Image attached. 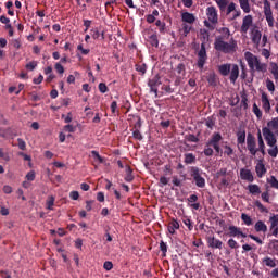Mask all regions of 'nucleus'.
<instances>
[{"mask_svg": "<svg viewBox=\"0 0 278 278\" xmlns=\"http://www.w3.org/2000/svg\"><path fill=\"white\" fill-rule=\"evenodd\" d=\"M223 140V135L220 132H214L211 138L207 140V142L204 146L203 153L205 157H212L215 153H223V149H220V141ZM212 147L214 149H212Z\"/></svg>", "mask_w": 278, "mask_h": 278, "instance_id": "nucleus-1", "label": "nucleus"}, {"mask_svg": "<svg viewBox=\"0 0 278 278\" xmlns=\"http://www.w3.org/2000/svg\"><path fill=\"white\" fill-rule=\"evenodd\" d=\"M245 61L248 62V66L251 71V73H266L268 71V65L266 63H262L260 59L251 53V52H245L244 53Z\"/></svg>", "mask_w": 278, "mask_h": 278, "instance_id": "nucleus-2", "label": "nucleus"}, {"mask_svg": "<svg viewBox=\"0 0 278 278\" xmlns=\"http://www.w3.org/2000/svg\"><path fill=\"white\" fill-rule=\"evenodd\" d=\"M236 47H238V43L233 39L227 42L223 37H217L214 42L215 51H219L220 53H233L236 52Z\"/></svg>", "mask_w": 278, "mask_h": 278, "instance_id": "nucleus-3", "label": "nucleus"}, {"mask_svg": "<svg viewBox=\"0 0 278 278\" xmlns=\"http://www.w3.org/2000/svg\"><path fill=\"white\" fill-rule=\"evenodd\" d=\"M190 175L197 186V188H205V178H203V170L197 166L190 168Z\"/></svg>", "mask_w": 278, "mask_h": 278, "instance_id": "nucleus-4", "label": "nucleus"}, {"mask_svg": "<svg viewBox=\"0 0 278 278\" xmlns=\"http://www.w3.org/2000/svg\"><path fill=\"white\" fill-rule=\"evenodd\" d=\"M263 5H264L263 7L264 16L266 18L268 27H275V17L273 16V9L270 8V1L264 0Z\"/></svg>", "mask_w": 278, "mask_h": 278, "instance_id": "nucleus-5", "label": "nucleus"}, {"mask_svg": "<svg viewBox=\"0 0 278 278\" xmlns=\"http://www.w3.org/2000/svg\"><path fill=\"white\" fill-rule=\"evenodd\" d=\"M207 62V50L205 49V42L201 43V48L198 51V68H203Z\"/></svg>", "mask_w": 278, "mask_h": 278, "instance_id": "nucleus-6", "label": "nucleus"}, {"mask_svg": "<svg viewBox=\"0 0 278 278\" xmlns=\"http://www.w3.org/2000/svg\"><path fill=\"white\" fill-rule=\"evenodd\" d=\"M262 131L268 147L277 146V138L270 128L263 127Z\"/></svg>", "mask_w": 278, "mask_h": 278, "instance_id": "nucleus-7", "label": "nucleus"}, {"mask_svg": "<svg viewBox=\"0 0 278 278\" xmlns=\"http://www.w3.org/2000/svg\"><path fill=\"white\" fill-rule=\"evenodd\" d=\"M247 149L250 155H257V141H255V137L252 134L247 136Z\"/></svg>", "mask_w": 278, "mask_h": 278, "instance_id": "nucleus-8", "label": "nucleus"}, {"mask_svg": "<svg viewBox=\"0 0 278 278\" xmlns=\"http://www.w3.org/2000/svg\"><path fill=\"white\" fill-rule=\"evenodd\" d=\"M148 86L150 88V92L154 93V97L157 98V88L162 86V80L160 75H155L154 77L148 80Z\"/></svg>", "mask_w": 278, "mask_h": 278, "instance_id": "nucleus-9", "label": "nucleus"}, {"mask_svg": "<svg viewBox=\"0 0 278 278\" xmlns=\"http://www.w3.org/2000/svg\"><path fill=\"white\" fill-rule=\"evenodd\" d=\"M231 13H232V16H231L230 21H236V18H239V16L242 15V11H240V9H236V2H230L226 9L227 16H229V14H231Z\"/></svg>", "mask_w": 278, "mask_h": 278, "instance_id": "nucleus-10", "label": "nucleus"}, {"mask_svg": "<svg viewBox=\"0 0 278 278\" xmlns=\"http://www.w3.org/2000/svg\"><path fill=\"white\" fill-rule=\"evenodd\" d=\"M251 27H253V15H245L242 20L240 33L248 34L249 29H251Z\"/></svg>", "mask_w": 278, "mask_h": 278, "instance_id": "nucleus-11", "label": "nucleus"}, {"mask_svg": "<svg viewBox=\"0 0 278 278\" xmlns=\"http://www.w3.org/2000/svg\"><path fill=\"white\" fill-rule=\"evenodd\" d=\"M206 16L210 23L216 25V23H218V11L216 10V7H207Z\"/></svg>", "mask_w": 278, "mask_h": 278, "instance_id": "nucleus-12", "label": "nucleus"}, {"mask_svg": "<svg viewBox=\"0 0 278 278\" xmlns=\"http://www.w3.org/2000/svg\"><path fill=\"white\" fill-rule=\"evenodd\" d=\"M206 243L208 249H218L222 251L223 249V241L220 239L215 238L214 236L206 237Z\"/></svg>", "mask_w": 278, "mask_h": 278, "instance_id": "nucleus-13", "label": "nucleus"}, {"mask_svg": "<svg viewBox=\"0 0 278 278\" xmlns=\"http://www.w3.org/2000/svg\"><path fill=\"white\" fill-rule=\"evenodd\" d=\"M228 231V236H230V238H247V233L242 232V228L240 227L229 226Z\"/></svg>", "mask_w": 278, "mask_h": 278, "instance_id": "nucleus-14", "label": "nucleus"}, {"mask_svg": "<svg viewBox=\"0 0 278 278\" xmlns=\"http://www.w3.org/2000/svg\"><path fill=\"white\" fill-rule=\"evenodd\" d=\"M261 103L265 114H270V110H271L270 100L268 99V94L266 92H262Z\"/></svg>", "mask_w": 278, "mask_h": 278, "instance_id": "nucleus-15", "label": "nucleus"}, {"mask_svg": "<svg viewBox=\"0 0 278 278\" xmlns=\"http://www.w3.org/2000/svg\"><path fill=\"white\" fill-rule=\"evenodd\" d=\"M229 75L230 84H236V81H238V77H240V67L238 64H232L230 66Z\"/></svg>", "mask_w": 278, "mask_h": 278, "instance_id": "nucleus-16", "label": "nucleus"}, {"mask_svg": "<svg viewBox=\"0 0 278 278\" xmlns=\"http://www.w3.org/2000/svg\"><path fill=\"white\" fill-rule=\"evenodd\" d=\"M240 178L243 181H249L250 184H253L255 181V177L253 176V173L251 169L241 168L240 169Z\"/></svg>", "mask_w": 278, "mask_h": 278, "instance_id": "nucleus-17", "label": "nucleus"}, {"mask_svg": "<svg viewBox=\"0 0 278 278\" xmlns=\"http://www.w3.org/2000/svg\"><path fill=\"white\" fill-rule=\"evenodd\" d=\"M251 40L253 45L260 46V42L262 41V31H260V28L254 27L251 30Z\"/></svg>", "mask_w": 278, "mask_h": 278, "instance_id": "nucleus-18", "label": "nucleus"}, {"mask_svg": "<svg viewBox=\"0 0 278 278\" xmlns=\"http://www.w3.org/2000/svg\"><path fill=\"white\" fill-rule=\"evenodd\" d=\"M181 21L185 24L188 23L189 25H193V23L197 21V17L190 12H184L181 13Z\"/></svg>", "mask_w": 278, "mask_h": 278, "instance_id": "nucleus-19", "label": "nucleus"}, {"mask_svg": "<svg viewBox=\"0 0 278 278\" xmlns=\"http://www.w3.org/2000/svg\"><path fill=\"white\" fill-rule=\"evenodd\" d=\"M206 81L208 86H212V88H216L218 86V78L216 77V73L211 72L206 75Z\"/></svg>", "mask_w": 278, "mask_h": 278, "instance_id": "nucleus-20", "label": "nucleus"}, {"mask_svg": "<svg viewBox=\"0 0 278 278\" xmlns=\"http://www.w3.org/2000/svg\"><path fill=\"white\" fill-rule=\"evenodd\" d=\"M231 63H226L218 65V73L222 74L223 77L229 76V73L231 71Z\"/></svg>", "mask_w": 278, "mask_h": 278, "instance_id": "nucleus-21", "label": "nucleus"}, {"mask_svg": "<svg viewBox=\"0 0 278 278\" xmlns=\"http://www.w3.org/2000/svg\"><path fill=\"white\" fill-rule=\"evenodd\" d=\"M254 229L256 233H266V231H268V226H266V223L263 220H258L255 223Z\"/></svg>", "mask_w": 278, "mask_h": 278, "instance_id": "nucleus-22", "label": "nucleus"}, {"mask_svg": "<svg viewBox=\"0 0 278 278\" xmlns=\"http://www.w3.org/2000/svg\"><path fill=\"white\" fill-rule=\"evenodd\" d=\"M255 173L257 177L262 178L264 175H266V166L262 161H258V163L255 166Z\"/></svg>", "mask_w": 278, "mask_h": 278, "instance_id": "nucleus-23", "label": "nucleus"}, {"mask_svg": "<svg viewBox=\"0 0 278 278\" xmlns=\"http://www.w3.org/2000/svg\"><path fill=\"white\" fill-rule=\"evenodd\" d=\"M267 129H269V131L278 134V116L271 118V121L267 123Z\"/></svg>", "mask_w": 278, "mask_h": 278, "instance_id": "nucleus-24", "label": "nucleus"}, {"mask_svg": "<svg viewBox=\"0 0 278 278\" xmlns=\"http://www.w3.org/2000/svg\"><path fill=\"white\" fill-rule=\"evenodd\" d=\"M237 142H238V147L247 142V130L240 129L239 131H237Z\"/></svg>", "mask_w": 278, "mask_h": 278, "instance_id": "nucleus-25", "label": "nucleus"}, {"mask_svg": "<svg viewBox=\"0 0 278 278\" xmlns=\"http://www.w3.org/2000/svg\"><path fill=\"white\" fill-rule=\"evenodd\" d=\"M176 229H179V222H177V219L175 218H172V220L169 222L168 224V232L172 235V236H175L176 233Z\"/></svg>", "mask_w": 278, "mask_h": 278, "instance_id": "nucleus-26", "label": "nucleus"}, {"mask_svg": "<svg viewBox=\"0 0 278 278\" xmlns=\"http://www.w3.org/2000/svg\"><path fill=\"white\" fill-rule=\"evenodd\" d=\"M269 73H271V75L274 76V79L276 81V84H278V64L275 62H271L269 64Z\"/></svg>", "mask_w": 278, "mask_h": 278, "instance_id": "nucleus-27", "label": "nucleus"}, {"mask_svg": "<svg viewBox=\"0 0 278 278\" xmlns=\"http://www.w3.org/2000/svg\"><path fill=\"white\" fill-rule=\"evenodd\" d=\"M239 5L241 10H243L244 14H249L251 12V4L249 0H239Z\"/></svg>", "mask_w": 278, "mask_h": 278, "instance_id": "nucleus-28", "label": "nucleus"}, {"mask_svg": "<svg viewBox=\"0 0 278 278\" xmlns=\"http://www.w3.org/2000/svg\"><path fill=\"white\" fill-rule=\"evenodd\" d=\"M185 164H197V155L192 153H186L185 154Z\"/></svg>", "mask_w": 278, "mask_h": 278, "instance_id": "nucleus-29", "label": "nucleus"}, {"mask_svg": "<svg viewBox=\"0 0 278 278\" xmlns=\"http://www.w3.org/2000/svg\"><path fill=\"white\" fill-rule=\"evenodd\" d=\"M241 108H243V110L249 109V96L244 91L241 92Z\"/></svg>", "mask_w": 278, "mask_h": 278, "instance_id": "nucleus-30", "label": "nucleus"}, {"mask_svg": "<svg viewBox=\"0 0 278 278\" xmlns=\"http://www.w3.org/2000/svg\"><path fill=\"white\" fill-rule=\"evenodd\" d=\"M248 190L250 194H262V190L260 189L258 185H249Z\"/></svg>", "mask_w": 278, "mask_h": 278, "instance_id": "nucleus-31", "label": "nucleus"}, {"mask_svg": "<svg viewBox=\"0 0 278 278\" xmlns=\"http://www.w3.org/2000/svg\"><path fill=\"white\" fill-rule=\"evenodd\" d=\"M263 264L268 266V268H275L277 266L275 260L270 258L269 256L263 258Z\"/></svg>", "mask_w": 278, "mask_h": 278, "instance_id": "nucleus-32", "label": "nucleus"}, {"mask_svg": "<svg viewBox=\"0 0 278 278\" xmlns=\"http://www.w3.org/2000/svg\"><path fill=\"white\" fill-rule=\"evenodd\" d=\"M149 42H150L151 47L159 48L160 47V40L157 39V34H152L149 37Z\"/></svg>", "mask_w": 278, "mask_h": 278, "instance_id": "nucleus-33", "label": "nucleus"}, {"mask_svg": "<svg viewBox=\"0 0 278 278\" xmlns=\"http://www.w3.org/2000/svg\"><path fill=\"white\" fill-rule=\"evenodd\" d=\"M241 220L247 225V227H251V225H253V218H251L247 213L241 214Z\"/></svg>", "mask_w": 278, "mask_h": 278, "instance_id": "nucleus-34", "label": "nucleus"}, {"mask_svg": "<svg viewBox=\"0 0 278 278\" xmlns=\"http://www.w3.org/2000/svg\"><path fill=\"white\" fill-rule=\"evenodd\" d=\"M156 27H159L160 34H166V22H162V20H157L155 22Z\"/></svg>", "mask_w": 278, "mask_h": 278, "instance_id": "nucleus-35", "label": "nucleus"}, {"mask_svg": "<svg viewBox=\"0 0 278 278\" xmlns=\"http://www.w3.org/2000/svg\"><path fill=\"white\" fill-rule=\"evenodd\" d=\"M220 12H225V10L227 11V5L229 4V2L227 0H215Z\"/></svg>", "mask_w": 278, "mask_h": 278, "instance_id": "nucleus-36", "label": "nucleus"}, {"mask_svg": "<svg viewBox=\"0 0 278 278\" xmlns=\"http://www.w3.org/2000/svg\"><path fill=\"white\" fill-rule=\"evenodd\" d=\"M252 112L253 114H255L256 118L262 119V110H260V106H257V103H254L253 106H252Z\"/></svg>", "mask_w": 278, "mask_h": 278, "instance_id": "nucleus-37", "label": "nucleus"}, {"mask_svg": "<svg viewBox=\"0 0 278 278\" xmlns=\"http://www.w3.org/2000/svg\"><path fill=\"white\" fill-rule=\"evenodd\" d=\"M126 177H125V181H127L128 184H131V181H134V175H131L132 170L130 166H126Z\"/></svg>", "mask_w": 278, "mask_h": 278, "instance_id": "nucleus-38", "label": "nucleus"}, {"mask_svg": "<svg viewBox=\"0 0 278 278\" xmlns=\"http://www.w3.org/2000/svg\"><path fill=\"white\" fill-rule=\"evenodd\" d=\"M269 223H270V229H275V227H278V214L270 216Z\"/></svg>", "mask_w": 278, "mask_h": 278, "instance_id": "nucleus-39", "label": "nucleus"}, {"mask_svg": "<svg viewBox=\"0 0 278 278\" xmlns=\"http://www.w3.org/2000/svg\"><path fill=\"white\" fill-rule=\"evenodd\" d=\"M135 68L138 73H141V75H144L147 73V64L144 63L136 64Z\"/></svg>", "mask_w": 278, "mask_h": 278, "instance_id": "nucleus-40", "label": "nucleus"}, {"mask_svg": "<svg viewBox=\"0 0 278 278\" xmlns=\"http://www.w3.org/2000/svg\"><path fill=\"white\" fill-rule=\"evenodd\" d=\"M267 184H269L273 188L278 190V180L275 176H270L269 178H267Z\"/></svg>", "mask_w": 278, "mask_h": 278, "instance_id": "nucleus-41", "label": "nucleus"}, {"mask_svg": "<svg viewBox=\"0 0 278 278\" xmlns=\"http://www.w3.org/2000/svg\"><path fill=\"white\" fill-rule=\"evenodd\" d=\"M254 205H255V207H257L260 210V212L268 214V208H266V206H264V204H262V202H260V200L255 201Z\"/></svg>", "mask_w": 278, "mask_h": 278, "instance_id": "nucleus-42", "label": "nucleus"}, {"mask_svg": "<svg viewBox=\"0 0 278 278\" xmlns=\"http://www.w3.org/2000/svg\"><path fill=\"white\" fill-rule=\"evenodd\" d=\"M91 155L92 157H94V160H98L100 164H103L105 162V160L101 156V154H99V152H97L96 150L91 151Z\"/></svg>", "mask_w": 278, "mask_h": 278, "instance_id": "nucleus-43", "label": "nucleus"}, {"mask_svg": "<svg viewBox=\"0 0 278 278\" xmlns=\"http://www.w3.org/2000/svg\"><path fill=\"white\" fill-rule=\"evenodd\" d=\"M205 125L208 129H214V126L216 125V121L214 119V117H207Z\"/></svg>", "mask_w": 278, "mask_h": 278, "instance_id": "nucleus-44", "label": "nucleus"}, {"mask_svg": "<svg viewBox=\"0 0 278 278\" xmlns=\"http://www.w3.org/2000/svg\"><path fill=\"white\" fill-rule=\"evenodd\" d=\"M132 137L135 138V140H139V141H142L144 138L142 136V132H140V130L138 129H132Z\"/></svg>", "mask_w": 278, "mask_h": 278, "instance_id": "nucleus-45", "label": "nucleus"}, {"mask_svg": "<svg viewBox=\"0 0 278 278\" xmlns=\"http://www.w3.org/2000/svg\"><path fill=\"white\" fill-rule=\"evenodd\" d=\"M268 155H270V157H277L278 155V147L274 146L271 147V149L267 150Z\"/></svg>", "mask_w": 278, "mask_h": 278, "instance_id": "nucleus-46", "label": "nucleus"}, {"mask_svg": "<svg viewBox=\"0 0 278 278\" xmlns=\"http://www.w3.org/2000/svg\"><path fill=\"white\" fill-rule=\"evenodd\" d=\"M185 139L187 140V142H199V137L193 134L185 136Z\"/></svg>", "mask_w": 278, "mask_h": 278, "instance_id": "nucleus-47", "label": "nucleus"}, {"mask_svg": "<svg viewBox=\"0 0 278 278\" xmlns=\"http://www.w3.org/2000/svg\"><path fill=\"white\" fill-rule=\"evenodd\" d=\"M36 66H38V61H30L25 67L27 71H36Z\"/></svg>", "mask_w": 278, "mask_h": 278, "instance_id": "nucleus-48", "label": "nucleus"}, {"mask_svg": "<svg viewBox=\"0 0 278 278\" xmlns=\"http://www.w3.org/2000/svg\"><path fill=\"white\" fill-rule=\"evenodd\" d=\"M266 88L269 92H275V83H273V80L267 78Z\"/></svg>", "mask_w": 278, "mask_h": 278, "instance_id": "nucleus-49", "label": "nucleus"}, {"mask_svg": "<svg viewBox=\"0 0 278 278\" xmlns=\"http://www.w3.org/2000/svg\"><path fill=\"white\" fill-rule=\"evenodd\" d=\"M54 68L56 73H59V75H64V66L62 65V63H55Z\"/></svg>", "mask_w": 278, "mask_h": 278, "instance_id": "nucleus-50", "label": "nucleus"}, {"mask_svg": "<svg viewBox=\"0 0 278 278\" xmlns=\"http://www.w3.org/2000/svg\"><path fill=\"white\" fill-rule=\"evenodd\" d=\"M17 147L21 149V151H25L27 149V143H25V140L18 138L17 139Z\"/></svg>", "mask_w": 278, "mask_h": 278, "instance_id": "nucleus-51", "label": "nucleus"}, {"mask_svg": "<svg viewBox=\"0 0 278 278\" xmlns=\"http://www.w3.org/2000/svg\"><path fill=\"white\" fill-rule=\"evenodd\" d=\"M53 205H55V198L50 197L47 201V207L48 210H53Z\"/></svg>", "mask_w": 278, "mask_h": 278, "instance_id": "nucleus-52", "label": "nucleus"}, {"mask_svg": "<svg viewBox=\"0 0 278 278\" xmlns=\"http://www.w3.org/2000/svg\"><path fill=\"white\" fill-rule=\"evenodd\" d=\"M142 128V118L140 116H137V122L134 124L132 129L140 130Z\"/></svg>", "mask_w": 278, "mask_h": 278, "instance_id": "nucleus-53", "label": "nucleus"}, {"mask_svg": "<svg viewBox=\"0 0 278 278\" xmlns=\"http://www.w3.org/2000/svg\"><path fill=\"white\" fill-rule=\"evenodd\" d=\"M228 247L230 249H238L240 245L238 244V241L235 239H229L228 240Z\"/></svg>", "mask_w": 278, "mask_h": 278, "instance_id": "nucleus-54", "label": "nucleus"}, {"mask_svg": "<svg viewBox=\"0 0 278 278\" xmlns=\"http://www.w3.org/2000/svg\"><path fill=\"white\" fill-rule=\"evenodd\" d=\"M184 225H186V227H188L189 231H192V229H194V226L192 225V220H190V218H185Z\"/></svg>", "mask_w": 278, "mask_h": 278, "instance_id": "nucleus-55", "label": "nucleus"}, {"mask_svg": "<svg viewBox=\"0 0 278 278\" xmlns=\"http://www.w3.org/2000/svg\"><path fill=\"white\" fill-rule=\"evenodd\" d=\"M91 38H93V40H99L101 38V33L99 29H91Z\"/></svg>", "mask_w": 278, "mask_h": 278, "instance_id": "nucleus-56", "label": "nucleus"}, {"mask_svg": "<svg viewBox=\"0 0 278 278\" xmlns=\"http://www.w3.org/2000/svg\"><path fill=\"white\" fill-rule=\"evenodd\" d=\"M99 91L102 93V94H105V92H108V85H105L104 83H100L99 86Z\"/></svg>", "mask_w": 278, "mask_h": 278, "instance_id": "nucleus-57", "label": "nucleus"}, {"mask_svg": "<svg viewBox=\"0 0 278 278\" xmlns=\"http://www.w3.org/2000/svg\"><path fill=\"white\" fill-rule=\"evenodd\" d=\"M26 179L27 181H34L36 179V172L34 170L28 172L26 175Z\"/></svg>", "mask_w": 278, "mask_h": 278, "instance_id": "nucleus-58", "label": "nucleus"}, {"mask_svg": "<svg viewBox=\"0 0 278 278\" xmlns=\"http://www.w3.org/2000/svg\"><path fill=\"white\" fill-rule=\"evenodd\" d=\"M182 31L185 36H187L190 31H192V27L186 23L182 24Z\"/></svg>", "mask_w": 278, "mask_h": 278, "instance_id": "nucleus-59", "label": "nucleus"}, {"mask_svg": "<svg viewBox=\"0 0 278 278\" xmlns=\"http://www.w3.org/2000/svg\"><path fill=\"white\" fill-rule=\"evenodd\" d=\"M104 270H112L114 268V264L111 261H105L103 264Z\"/></svg>", "mask_w": 278, "mask_h": 278, "instance_id": "nucleus-60", "label": "nucleus"}, {"mask_svg": "<svg viewBox=\"0 0 278 278\" xmlns=\"http://www.w3.org/2000/svg\"><path fill=\"white\" fill-rule=\"evenodd\" d=\"M172 184L176 186L177 188H181V180L177 176H173Z\"/></svg>", "mask_w": 278, "mask_h": 278, "instance_id": "nucleus-61", "label": "nucleus"}, {"mask_svg": "<svg viewBox=\"0 0 278 278\" xmlns=\"http://www.w3.org/2000/svg\"><path fill=\"white\" fill-rule=\"evenodd\" d=\"M224 149H225V151H224L225 155H228V156L233 155V149L231 147L225 146Z\"/></svg>", "mask_w": 278, "mask_h": 278, "instance_id": "nucleus-62", "label": "nucleus"}, {"mask_svg": "<svg viewBox=\"0 0 278 278\" xmlns=\"http://www.w3.org/2000/svg\"><path fill=\"white\" fill-rule=\"evenodd\" d=\"M160 249H161L162 253H163L164 255H166V253H167V251H168V245H166V243H165L164 241H161V243H160Z\"/></svg>", "mask_w": 278, "mask_h": 278, "instance_id": "nucleus-63", "label": "nucleus"}, {"mask_svg": "<svg viewBox=\"0 0 278 278\" xmlns=\"http://www.w3.org/2000/svg\"><path fill=\"white\" fill-rule=\"evenodd\" d=\"M241 79H247V65H241Z\"/></svg>", "mask_w": 278, "mask_h": 278, "instance_id": "nucleus-64", "label": "nucleus"}]
</instances>
